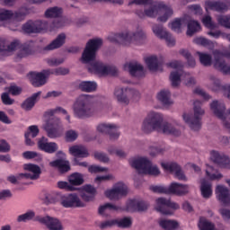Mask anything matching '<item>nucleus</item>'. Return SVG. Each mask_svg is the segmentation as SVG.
<instances>
[{"instance_id": "f257e3e1", "label": "nucleus", "mask_w": 230, "mask_h": 230, "mask_svg": "<svg viewBox=\"0 0 230 230\" xmlns=\"http://www.w3.org/2000/svg\"><path fill=\"white\" fill-rule=\"evenodd\" d=\"M142 130L148 134L154 130L162 134H172L177 136V131L172 124L163 123V115L155 111H151L142 122Z\"/></svg>"}, {"instance_id": "f03ea898", "label": "nucleus", "mask_w": 230, "mask_h": 230, "mask_svg": "<svg viewBox=\"0 0 230 230\" xmlns=\"http://www.w3.org/2000/svg\"><path fill=\"white\" fill-rule=\"evenodd\" d=\"M129 4H144L146 6L145 15L147 17H156L159 12L164 13L158 17L160 22H166L173 15V9L171 6L152 0H133Z\"/></svg>"}, {"instance_id": "7ed1b4c3", "label": "nucleus", "mask_w": 230, "mask_h": 230, "mask_svg": "<svg viewBox=\"0 0 230 230\" xmlns=\"http://www.w3.org/2000/svg\"><path fill=\"white\" fill-rule=\"evenodd\" d=\"M35 46V42L32 40L27 41L24 45H21L19 40H13L8 44V40L4 38H0V53L3 55H11L13 51L19 49L18 58H24L30 55V48Z\"/></svg>"}, {"instance_id": "20e7f679", "label": "nucleus", "mask_w": 230, "mask_h": 230, "mask_svg": "<svg viewBox=\"0 0 230 230\" xmlns=\"http://www.w3.org/2000/svg\"><path fill=\"white\" fill-rule=\"evenodd\" d=\"M94 102H96V98L93 95L84 94L79 96L73 105L74 116L80 119L91 118L94 114V110L90 105Z\"/></svg>"}, {"instance_id": "39448f33", "label": "nucleus", "mask_w": 230, "mask_h": 230, "mask_svg": "<svg viewBox=\"0 0 230 230\" xmlns=\"http://www.w3.org/2000/svg\"><path fill=\"white\" fill-rule=\"evenodd\" d=\"M130 166L142 175H159L161 171L157 165L146 156L131 157L128 161Z\"/></svg>"}, {"instance_id": "423d86ee", "label": "nucleus", "mask_w": 230, "mask_h": 230, "mask_svg": "<svg viewBox=\"0 0 230 230\" xmlns=\"http://www.w3.org/2000/svg\"><path fill=\"white\" fill-rule=\"evenodd\" d=\"M168 66L174 69L170 75V81L173 87H177L181 84V78L186 85H193L195 84V78L191 77L190 74H182V64L179 61H172L168 64Z\"/></svg>"}, {"instance_id": "0eeeda50", "label": "nucleus", "mask_w": 230, "mask_h": 230, "mask_svg": "<svg viewBox=\"0 0 230 230\" xmlns=\"http://www.w3.org/2000/svg\"><path fill=\"white\" fill-rule=\"evenodd\" d=\"M204 110L200 108V102L196 101L194 102V115L191 111H186L181 114V118L191 130H199L200 128V118H202Z\"/></svg>"}, {"instance_id": "6e6552de", "label": "nucleus", "mask_w": 230, "mask_h": 230, "mask_svg": "<svg viewBox=\"0 0 230 230\" xmlns=\"http://www.w3.org/2000/svg\"><path fill=\"white\" fill-rule=\"evenodd\" d=\"M102 44L103 40H102L100 38H93L89 40L80 58L82 64H89L90 62H93V60L96 59V53L98 49L102 48Z\"/></svg>"}, {"instance_id": "1a4fd4ad", "label": "nucleus", "mask_w": 230, "mask_h": 230, "mask_svg": "<svg viewBox=\"0 0 230 230\" xmlns=\"http://www.w3.org/2000/svg\"><path fill=\"white\" fill-rule=\"evenodd\" d=\"M42 128L47 132L48 137L57 139L64 136V126L62 120L58 118L45 120Z\"/></svg>"}, {"instance_id": "9d476101", "label": "nucleus", "mask_w": 230, "mask_h": 230, "mask_svg": "<svg viewBox=\"0 0 230 230\" xmlns=\"http://www.w3.org/2000/svg\"><path fill=\"white\" fill-rule=\"evenodd\" d=\"M59 204L63 208H85L86 203L84 199H80V195L76 192L62 194L59 198Z\"/></svg>"}, {"instance_id": "9b49d317", "label": "nucleus", "mask_w": 230, "mask_h": 230, "mask_svg": "<svg viewBox=\"0 0 230 230\" xmlns=\"http://www.w3.org/2000/svg\"><path fill=\"white\" fill-rule=\"evenodd\" d=\"M139 96V92L130 88H116L114 91V97L122 105H128L130 100H135Z\"/></svg>"}, {"instance_id": "f8f14e48", "label": "nucleus", "mask_w": 230, "mask_h": 230, "mask_svg": "<svg viewBox=\"0 0 230 230\" xmlns=\"http://www.w3.org/2000/svg\"><path fill=\"white\" fill-rule=\"evenodd\" d=\"M127 193H128V187L122 181L115 183L112 189H108L104 191L105 197L110 200H118L121 197H125Z\"/></svg>"}, {"instance_id": "ddd939ff", "label": "nucleus", "mask_w": 230, "mask_h": 230, "mask_svg": "<svg viewBox=\"0 0 230 230\" xmlns=\"http://www.w3.org/2000/svg\"><path fill=\"white\" fill-rule=\"evenodd\" d=\"M88 71L97 76H107V75H114L113 71H116V68L111 67L102 61H93L89 64Z\"/></svg>"}, {"instance_id": "4468645a", "label": "nucleus", "mask_w": 230, "mask_h": 230, "mask_svg": "<svg viewBox=\"0 0 230 230\" xmlns=\"http://www.w3.org/2000/svg\"><path fill=\"white\" fill-rule=\"evenodd\" d=\"M48 31H51V29L46 21H29L22 26V31L25 33H40Z\"/></svg>"}, {"instance_id": "2eb2a0df", "label": "nucleus", "mask_w": 230, "mask_h": 230, "mask_svg": "<svg viewBox=\"0 0 230 230\" xmlns=\"http://www.w3.org/2000/svg\"><path fill=\"white\" fill-rule=\"evenodd\" d=\"M25 172L18 174V179H30L31 181H37L42 173L40 166L34 164H25L22 166Z\"/></svg>"}, {"instance_id": "dca6fc26", "label": "nucleus", "mask_w": 230, "mask_h": 230, "mask_svg": "<svg viewBox=\"0 0 230 230\" xmlns=\"http://www.w3.org/2000/svg\"><path fill=\"white\" fill-rule=\"evenodd\" d=\"M161 166L166 173H172L178 181H188V178L176 163L162 161Z\"/></svg>"}, {"instance_id": "f3484780", "label": "nucleus", "mask_w": 230, "mask_h": 230, "mask_svg": "<svg viewBox=\"0 0 230 230\" xmlns=\"http://www.w3.org/2000/svg\"><path fill=\"white\" fill-rule=\"evenodd\" d=\"M115 40L117 42H120L121 44H139V40H143V31H137V32H124L122 34H117L114 36Z\"/></svg>"}, {"instance_id": "a211bd4d", "label": "nucleus", "mask_w": 230, "mask_h": 230, "mask_svg": "<svg viewBox=\"0 0 230 230\" xmlns=\"http://www.w3.org/2000/svg\"><path fill=\"white\" fill-rule=\"evenodd\" d=\"M26 13H30V11H28V9L25 8H22L20 13H13V12L10 10L0 9V26H7L8 22L11 19H13V17L15 19H21L22 17H24Z\"/></svg>"}, {"instance_id": "6ab92c4d", "label": "nucleus", "mask_w": 230, "mask_h": 230, "mask_svg": "<svg viewBox=\"0 0 230 230\" xmlns=\"http://www.w3.org/2000/svg\"><path fill=\"white\" fill-rule=\"evenodd\" d=\"M168 208L171 209H179V204L170 201L164 198H159L156 199L155 209L163 215H173V212L168 210Z\"/></svg>"}, {"instance_id": "aec40b11", "label": "nucleus", "mask_w": 230, "mask_h": 230, "mask_svg": "<svg viewBox=\"0 0 230 230\" xmlns=\"http://www.w3.org/2000/svg\"><path fill=\"white\" fill-rule=\"evenodd\" d=\"M210 109L214 114L219 118V119L223 120V125L226 127V128L230 129V123L226 120L227 113H226V105L223 102H218V101H214L210 104Z\"/></svg>"}, {"instance_id": "412c9836", "label": "nucleus", "mask_w": 230, "mask_h": 230, "mask_svg": "<svg viewBox=\"0 0 230 230\" xmlns=\"http://www.w3.org/2000/svg\"><path fill=\"white\" fill-rule=\"evenodd\" d=\"M36 220L40 224H43L49 230H64V225L57 217L45 216V217H37Z\"/></svg>"}, {"instance_id": "4be33fe9", "label": "nucleus", "mask_w": 230, "mask_h": 230, "mask_svg": "<svg viewBox=\"0 0 230 230\" xmlns=\"http://www.w3.org/2000/svg\"><path fill=\"white\" fill-rule=\"evenodd\" d=\"M48 76H49V71L44 70L41 73L31 72L28 74L27 78L34 87H40V85L46 84Z\"/></svg>"}, {"instance_id": "5701e85b", "label": "nucleus", "mask_w": 230, "mask_h": 230, "mask_svg": "<svg viewBox=\"0 0 230 230\" xmlns=\"http://www.w3.org/2000/svg\"><path fill=\"white\" fill-rule=\"evenodd\" d=\"M37 146L41 152L46 154H55L58 151V144L56 142H49L48 137H42L38 139Z\"/></svg>"}, {"instance_id": "b1692460", "label": "nucleus", "mask_w": 230, "mask_h": 230, "mask_svg": "<svg viewBox=\"0 0 230 230\" xmlns=\"http://www.w3.org/2000/svg\"><path fill=\"white\" fill-rule=\"evenodd\" d=\"M214 57H215V62H214L215 68L218 69L219 71H222L226 75H230V67L229 66L226 65V62L224 61V57L230 58V53L223 54L218 51H216L214 53Z\"/></svg>"}, {"instance_id": "393cba45", "label": "nucleus", "mask_w": 230, "mask_h": 230, "mask_svg": "<svg viewBox=\"0 0 230 230\" xmlns=\"http://www.w3.org/2000/svg\"><path fill=\"white\" fill-rule=\"evenodd\" d=\"M210 160L215 163V164L218 165L219 168H225L226 170H229L230 168L229 157L217 151H212L210 153Z\"/></svg>"}, {"instance_id": "a878e982", "label": "nucleus", "mask_w": 230, "mask_h": 230, "mask_svg": "<svg viewBox=\"0 0 230 230\" xmlns=\"http://www.w3.org/2000/svg\"><path fill=\"white\" fill-rule=\"evenodd\" d=\"M168 193L172 195H177L178 197L188 195V193H190V185L179 182H172L168 186Z\"/></svg>"}, {"instance_id": "bb28decb", "label": "nucleus", "mask_w": 230, "mask_h": 230, "mask_svg": "<svg viewBox=\"0 0 230 230\" xmlns=\"http://www.w3.org/2000/svg\"><path fill=\"white\" fill-rule=\"evenodd\" d=\"M152 30L155 37H158V39H164L168 46H173L175 44V39H173V37H172V35L169 34L163 26L154 25Z\"/></svg>"}, {"instance_id": "cd10ccee", "label": "nucleus", "mask_w": 230, "mask_h": 230, "mask_svg": "<svg viewBox=\"0 0 230 230\" xmlns=\"http://www.w3.org/2000/svg\"><path fill=\"white\" fill-rule=\"evenodd\" d=\"M116 128V125L111 123H101L96 127V130L99 134H110L111 139H118V137H119V132L118 131L111 134V132H114Z\"/></svg>"}, {"instance_id": "c85d7f7f", "label": "nucleus", "mask_w": 230, "mask_h": 230, "mask_svg": "<svg viewBox=\"0 0 230 230\" xmlns=\"http://www.w3.org/2000/svg\"><path fill=\"white\" fill-rule=\"evenodd\" d=\"M123 68L124 71H128L132 76H143V75H145L143 66L137 61H130L124 64Z\"/></svg>"}, {"instance_id": "c756f323", "label": "nucleus", "mask_w": 230, "mask_h": 230, "mask_svg": "<svg viewBox=\"0 0 230 230\" xmlns=\"http://www.w3.org/2000/svg\"><path fill=\"white\" fill-rule=\"evenodd\" d=\"M205 8L207 12L208 10H214L215 12H227L230 8V3L217 2L215 0H207L205 2Z\"/></svg>"}, {"instance_id": "7c9ffc66", "label": "nucleus", "mask_w": 230, "mask_h": 230, "mask_svg": "<svg viewBox=\"0 0 230 230\" xmlns=\"http://www.w3.org/2000/svg\"><path fill=\"white\" fill-rule=\"evenodd\" d=\"M111 226H118L119 227H130L132 226V218L123 217L121 219H112L104 221L101 224V227H111Z\"/></svg>"}, {"instance_id": "2f4dec72", "label": "nucleus", "mask_w": 230, "mask_h": 230, "mask_svg": "<svg viewBox=\"0 0 230 230\" xmlns=\"http://www.w3.org/2000/svg\"><path fill=\"white\" fill-rule=\"evenodd\" d=\"M217 199L227 206L230 204V190L227 187L224 185H217L216 187Z\"/></svg>"}, {"instance_id": "473e14b6", "label": "nucleus", "mask_w": 230, "mask_h": 230, "mask_svg": "<svg viewBox=\"0 0 230 230\" xmlns=\"http://www.w3.org/2000/svg\"><path fill=\"white\" fill-rule=\"evenodd\" d=\"M81 197L84 202H91L94 200V197L96 196V188L91 184H86L83 186L81 189Z\"/></svg>"}, {"instance_id": "72a5a7b5", "label": "nucleus", "mask_w": 230, "mask_h": 230, "mask_svg": "<svg viewBox=\"0 0 230 230\" xmlns=\"http://www.w3.org/2000/svg\"><path fill=\"white\" fill-rule=\"evenodd\" d=\"M49 166H50V168H56L61 173H66V172L71 170V164H69V161L66 159H56L51 161L49 162Z\"/></svg>"}, {"instance_id": "f704fd0d", "label": "nucleus", "mask_w": 230, "mask_h": 230, "mask_svg": "<svg viewBox=\"0 0 230 230\" xmlns=\"http://www.w3.org/2000/svg\"><path fill=\"white\" fill-rule=\"evenodd\" d=\"M69 155H73L74 157H89V151L87 147L82 145H75L71 146L68 149Z\"/></svg>"}, {"instance_id": "c9c22d12", "label": "nucleus", "mask_w": 230, "mask_h": 230, "mask_svg": "<svg viewBox=\"0 0 230 230\" xmlns=\"http://www.w3.org/2000/svg\"><path fill=\"white\" fill-rule=\"evenodd\" d=\"M148 208V205L139 199H129L127 202V211H145Z\"/></svg>"}, {"instance_id": "e433bc0d", "label": "nucleus", "mask_w": 230, "mask_h": 230, "mask_svg": "<svg viewBox=\"0 0 230 230\" xmlns=\"http://www.w3.org/2000/svg\"><path fill=\"white\" fill-rule=\"evenodd\" d=\"M158 224L164 230H176L181 227V223L175 219L160 218Z\"/></svg>"}, {"instance_id": "4c0bfd02", "label": "nucleus", "mask_w": 230, "mask_h": 230, "mask_svg": "<svg viewBox=\"0 0 230 230\" xmlns=\"http://www.w3.org/2000/svg\"><path fill=\"white\" fill-rule=\"evenodd\" d=\"M24 136H25V144L27 145V146H33V145H35L33 138L39 136V127L37 126L29 127Z\"/></svg>"}, {"instance_id": "58836bf2", "label": "nucleus", "mask_w": 230, "mask_h": 230, "mask_svg": "<svg viewBox=\"0 0 230 230\" xmlns=\"http://www.w3.org/2000/svg\"><path fill=\"white\" fill-rule=\"evenodd\" d=\"M200 193L203 199H211V197H213V186L211 185V182L206 180H201Z\"/></svg>"}, {"instance_id": "ea45409f", "label": "nucleus", "mask_w": 230, "mask_h": 230, "mask_svg": "<svg viewBox=\"0 0 230 230\" xmlns=\"http://www.w3.org/2000/svg\"><path fill=\"white\" fill-rule=\"evenodd\" d=\"M149 71H161V63L157 56H149L145 58Z\"/></svg>"}, {"instance_id": "a19ab883", "label": "nucleus", "mask_w": 230, "mask_h": 230, "mask_svg": "<svg viewBox=\"0 0 230 230\" xmlns=\"http://www.w3.org/2000/svg\"><path fill=\"white\" fill-rule=\"evenodd\" d=\"M40 96V92H38L36 93H33L32 96L27 98L22 103V109L23 111H31L33 107H35V103H37V101L39 100V97Z\"/></svg>"}, {"instance_id": "79ce46f5", "label": "nucleus", "mask_w": 230, "mask_h": 230, "mask_svg": "<svg viewBox=\"0 0 230 230\" xmlns=\"http://www.w3.org/2000/svg\"><path fill=\"white\" fill-rule=\"evenodd\" d=\"M188 19L178 18L169 23V27L171 28V30H172V31H176L177 33H179L180 31H182V30L186 27Z\"/></svg>"}, {"instance_id": "37998d69", "label": "nucleus", "mask_w": 230, "mask_h": 230, "mask_svg": "<svg viewBox=\"0 0 230 230\" xmlns=\"http://www.w3.org/2000/svg\"><path fill=\"white\" fill-rule=\"evenodd\" d=\"M64 44H66V34L61 33L57 37V39L49 44L45 49L51 51L53 49H58V48H61V46H64Z\"/></svg>"}, {"instance_id": "c03bdc74", "label": "nucleus", "mask_w": 230, "mask_h": 230, "mask_svg": "<svg viewBox=\"0 0 230 230\" xmlns=\"http://www.w3.org/2000/svg\"><path fill=\"white\" fill-rule=\"evenodd\" d=\"M67 181L70 186H74V188H76V186H82L84 182V174L80 172H73L68 176Z\"/></svg>"}, {"instance_id": "a18cd8bd", "label": "nucleus", "mask_w": 230, "mask_h": 230, "mask_svg": "<svg viewBox=\"0 0 230 230\" xmlns=\"http://www.w3.org/2000/svg\"><path fill=\"white\" fill-rule=\"evenodd\" d=\"M79 89L84 93H94L98 89V84L94 81H83L79 84Z\"/></svg>"}, {"instance_id": "49530a36", "label": "nucleus", "mask_w": 230, "mask_h": 230, "mask_svg": "<svg viewBox=\"0 0 230 230\" xmlns=\"http://www.w3.org/2000/svg\"><path fill=\"white\" fill-rule=\"evenodd\" d=\"M206 175L208 177V179H209L210 181H220V179H222L224 177V175H222V173L220 172H217V170H215V168H213V166L209 165V164H206Z\"/></svg>"}, {"instance_id": "de8ad7c7", "label": "nucleus", "mask_w": 230, "mask_h": 230, "mask_svg": "<svg viewBox=\"0 0 230 230\" xmlns=\"http://www.w3.org/2000/svg\"><path fill=\"white\" fill-rule=\"evenodd\" d=\"M45 114L46 116H55V114H62L63 116H66V121H68V123L71 121V116H69L67 111L60 106L47 111Z\"/></svg>"}, {"instance_id": "09e8293b", "label": "nucleus", "mask_w": 230, "mask_h": 230, "mask_svg": "<svg viewBox=\"0 0 230 230\" xmlns=\"http://www.w3.org/2000/svg\"><path fill=\"white\" fill-rule=\"evenodd\" d=\"M62 8L60 7H50L46 10L45 17H47V19H55L57 17H60L62 15Z\"/></svg>"}, {"instance_id": "8fccbe9b", "label": "nucleus", "mask_w": 230, "mask_h": 230, "mask_svg": "<svg viewBox=\"0 0 230 230\" xmlns=\"http://www.w3.org/2000/svg\"><path fill=\"white\" fill-rule=\"evenodd\" d=\"M170 91L168 90H161L158 93H157V100H159V102H161L164 105H170L172 104V100H170Z\"/></svg>"}, {"instance_id": "3c124183", "label": "nucleus", "mask_w": 230, "mask_h": 230, "mask_svg": "<svg viewBox=\"0 0 230 230\" xmlns=\"http://www.w3.org/2000/svg\"><path fill=\"white\" fill-rule=\"evenodd\" d=\"M188 30H187V35L189 37H191L194 33H197V31H200V23L197 21H190L188 22Z\"/></svg>"}, {"instance_id": "603ef678", "label": "nucleus", "mask_w": 230, "mask_h": 230, "mask_svg": "<svg viewBox=\"0 0 230 230\" xmlns=\"http://www.w3.org/2000/svg\"><path fill=\"white\" fill-rule=\"evenodd\" d=\"M23 159H26L27 161H31V159H36V161H41L42 160V155L39 154L36 151H25L22 153Z\"/></svg>"}, {"instance_id": "864d4df0", "label": "nucleus", "mask_w": 230, "mask_h": 230, "mask_svg": "<svg viewBox=\"0 0 230 230\" xmlns=\"http://www.w3.org/2000/svg\"><path fill=\"white\" fill-rule=\"evenodd\" d=\"M119 209L116 205H112L111 203H106L99 208V214L100 215H107L111 213V211H118Z\"/></svg>"}, {"instance_id": "5fc2aeb1", "label": "nucleus", "mask_w": 230, "mask_h": 230, "mask_svg": "<svg viewBox=\"0 0 230 230\" xmlns=\"http://www.w3.org/2000/svg\"><path fill=\"white\" fill-rule=\"evenodd\" d=\"M217 21L219 26H223L224 28L230 30V14H221L217 17Z\"/></svg>"}, {"instance_id": "6e6d98bb", "label": "nucleus", "mask_w": 230, "mask_h": 230, "mask_svg": "<svg viewBox=\"0 0 230 230\" xmlns=\"http://www.w3.org/2000/svg\"><path fill=\"white\" fill-rule=\"evenodd\" d=\"M35 218V211L29 210L24 214L18 216L17 221L18 222H28L29 220H33Z\"/></svg>"}, {"instance_id": "4d7b16f0", "label": "nucleus", "mask_w": 230, "mask_h": 230, "mask_svg": "<svg viewBox=\"0 0 230 230\" xmlns=\"http://www.w3.org/2000/svg\"><path fill=\"white\" fill-rule=\"evenodd\" d=\"M58 188L66 191H76L78 190V188L74 187L71 183L62 181L58 182Z\"/></svg>"}, {"instance_id": "13d9d810", "label": "nucleus", "mask_w": 230, "mask_h": 230, "mask_svg": "<svg viewBox=\"0 0 230 230\" xmlns=\"http://www.w3.org/2000/svg\"><path fill=\"white\" fill-rule=\"evenodd\" d=\"M197 55L199 57L200 64L203 66H211V56L209 54L197 52Z\"/></svg>"}, {"instance_id": "bf43d9fd", "label": "nucleus", "mask_w": 230, "mask_h": 230, "mask_svg": "<svg viewBox=\"0 0 230 230\" xmlns=\"http://www.w3.org/2000/svg\"><path fill=\"white\" fill-rule=\"evenodd\" d=\"M109 169L107 167H102L100 165L93 164L88 167V172L90 173H106Z\"/></svg>"}, {"instance_id": "052dcab7", "label": "nucleus", "mask_w": 230, "mask_h": 230, "mask_svg": "<svg viewBox=\"0 0 230 230\" xmlns=\"http://www.w3.org/2000/svg\"><path fill=\"white\" fill-rule=\"evenodd\" d=\"M202 22L206 28H208V30H215V28H217V23L213 22V20L209 15L205 16L202 19Z\"/></svg>"}, {"instance_id": "680f3d73", "label": "nucleus", "mask_w": 230, "mask_h": 230, "mask_svg": "<svg viewBox=\"0 0 230 230\" xmlns=\"http://www.w3.org/2000/svg\"><path fill=\"white\" fill-rule=\"evenodd\" d=\"M65 137L66 141L73 143V141H76V139H78V132L70 129L66 132Z\"/></svg>"}, {"instance_id": "e2e57ef3", "label": "nucleus", "mask_w": 230, "mask_h": 230, "mask_svg": "<svg viewBox=\"0 0 230 230\" xmlns=\"http://www.w3.org/2000/svg\"><path fill=\"white\" fill-rule=\"evenodd\" d=\"M93 157L97 161H100V163H109V156L105 153L96 151L93 153Z\"/></svg>"}, {"instance_id": "0e129e2a", "label": "nucleus", "mask_w": 230, "mask_h": 230, "mask_svg": "<svg viewBox=\"0 0 230 230\" xmlns=\"http://www.w3.org/2000/svg\"><path fill=\"white\" fill-rule=\"evenodd\" d=\"M114 179V175L112 174H105V175H98L94 179L95 184H100V182H105V181H112Z\"/></svg>"}, {"instance_id": "69168bd1", "label": "nucleus", "mask_w": 230, "mask_h": 230, "mask_svg": "<svg viewBox=\"0 0 230 230\" xmlns=\"http://www.w3.org/2000/svg\"><path fill=\"white\" fill-rule=\"evenodd\" d=\"M150 190L154 191V193H168V187L164 185H152Z\"/></svg>"}, {"instance_id": "338daca9", "label": "nucleus", "mask_w": 230, "mask_h": 230, "mask_svg": "<svg viewBox=\"0 0 230 230\" xmlns=\"http://www.w3.org/2000/svg\"><path fill=\"white\" fill-rule=\"evenodd\" d=\"M6 91H8V93L10 94H12L13 96H17L21 93H22V89L15 84H13V85L9 86L8 88H6Z\"/></svg>"}, {"instance_id": "774afa93", "label": "nucleus", "mask_w": 230, "mask_h": 230, "mask_svg": "<svg viewBox=\"0 0 230 230\" xmlns=\"http://www.w3.org/2000/svg\"><path fill=\"white\" fill-rule=\"evenodd\" d=\"M47 62L49 66H60V64H64V58H50L47 59Z\"/></svg>"}]
</instances>
